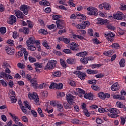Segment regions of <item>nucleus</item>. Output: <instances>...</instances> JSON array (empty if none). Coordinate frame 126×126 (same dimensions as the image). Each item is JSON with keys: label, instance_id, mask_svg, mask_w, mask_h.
Listing matches in <instances>:
<instances>
[{"label": "nucleus", "instance_id": "f257e3e1", "mask_svg": "<svg viewBox=\"0 0 126 126\" xmlns=\"http://www.w3.org/2000/svg\"><path fill=\"white\" fill-rule=\"evenodd\" d=\"M58 62L55 60H51L49 62L44 66V70L54 69L56 66Z\"/></svg>", "mask_w": 126, "mask_h": 126}, {"label": "nucleus", "instance_id": "f03ea898", "mask_svg": "<svg viewBox=\"0 0 126 126\" xmlns=\"http://www.w3.org/2000/svg\"><path fill=\"white\" fill-rule=\"evenodd\" d=\"M87 14L88 15H94V16H97L98 15V9L95 7H88L87 8Z\"/></svg>", "mask_w": 126, "mask_h": 126}, {"label": "nucleus", "instance_id": "7ed1b4c3", "mask_svg": "<svg viewBox=\"0 0 126 126\" xmlns=\"http://www.w3.org/2000/svg\"><path fill=\"white\" fill-rule=\"evenodd\" d=\"M66 99L68 104H75V96L71 94H66Z\"/></svg>", "mask_w": 126, "mask_h": 126}, {"label": "nucleus", "instance_id": "20e7f679", "mask_svg": "<svg viewBox=\"0 0 126 126\" xmlns=\"http://www.w3.org/2000/svg\"><path fill=\"white\" fill-rule=\"evenodd\" d=\"M74 74L78 76V77L81 80H84L86 77V73L82 72L81 71H75L73 72Z\"/></svg>", "mask_w": 126, "mask_h": 126}, {"label": "nucleus", "instance_id": "39448f33", "mask_svg": "<svg viewBox=\"0 0 126 126\" xmlns=\"http://www.w3.org/2000/svg\"><path fill=\"white\" fill-rule=\"evenodd\" d=\"M97 23L99 25H107L110 23L109 20L106 19H102L101 18H98L97 19Z\"/></svg>", "mask_w": 126, "mask_h": 126}, {"label": "nucleus", "instance_id": "423d86ee", "mask_svg": "<svg viewBox=\"0 0 126 126\" xmlns=\"http://www.w3.org/2000/svg\"><path fill=\"white\" fill-rule=\"evenodd\" d=\"M105 36L106 39L108 40V41H110V42H113V41H114V40L115 39L114 37H115L116 35H115L114 33H112V32H109V33H105Z\"/></svg>", "mask_w": 126, "mask_h": 126}, {"label": "nucleus", "instance_id": "0eeeda50", "mask_svg": "<svg viewBox=\"0 0 126 126\" xmlns=\"http://www.w3.org/2000/svg\"><path fill=\"white\" fill-rule=\"evenodd\" d=\"M28 8H29V6L25 4L21 5L20 7V10L23 11L25 15H28Z\"/></svg>", "mask_w": 126, "mask_h": 126}, {"label": "nucleus", "instance_id": "6e6552de", "mask_svg": "<svg viewBox=\"0 0 126 126\" xmlns=\"http://www.w3.org/2000/svg\"><path fill=\"white\" fill-rule=\"evenodd\" d=\"M17 19L16 17L13 15H11L9 17L8 19L7 20V23L8 24H10L11 25H13L16 22Z\"/></svg>", "mask_w": 126, "mask_h": 126}, {"label": "nucleus", "instance_id": "1a4fd4ad", "mask_svg": "<svg viewBox=\"0 0 126 126\" xmlns=\"http://www.w3.org/2000/svg\"><path fill=\"white\" fill-rule=\"evenodd\" d=\"M56 24L58 29H63V27H64V21L59 19L56 21Z\"/></svg>", "mask_w": 126, "mask_h": 126}, {"label": "nucleus", "instance_id": "9d476101", "mask_svg": "<svg viewBox=\"0 0 126 126\" xmlns=\"http://www.w3.org/2000/svg\"><path fill=\"white\" fill-rule=\"evenodd\" d=\"M124 17V14L121 12H117L116 14L113 15V17L114 19H117V20H122Z\"/></svg>", "mask_w": 126, "mask_h": 126}, {"label": "nucleus", "instance_id": "9b49d317", "mask_svg": "<svg viewBox=\"0 0 126 126\" xmlns=\"http://www.w3.org/2000/svg\"><path fill=\"white\" fill-rule=\"evenodd\" d=\"M15 15H16L18 19H24V16H25V15L23 14V13L19 10H15Z\"/></svg>", "mask_w": 126, "mask_h": 126}, {"label": "nucleus", "instance_id": "f8f14e48", "mask_svg": "<svg viewBox=\"0 0 126 126\" xmlns=\"http://www.w3.org/2000/svg\"><path fill=\"white\" fill-rule=\"evenodd\" d=\"M35 43V38L33 36H31L26 41L27 45L29 46L30 45H32Z\"/></svg>", "mask_w": 126, "mask_h": 126}, {"label": "nucleus", "instance_id": "ddd939ff", "mask_svg": "<svg viewBox=\"0 0 126 126\" xmlns=\"http://www.w3.org/2000/svg\"><path fill=\"white\" fill-rule=\"evenodd\" d=\"M111 89L112 91H117L120 89V87H119V83L118 82L114 83L111 87Z\"/></svg>", "mask_w": 126, "mask_h": 126}, {"label": "nucleus", "instance_id": "4468645a", "mask_svg": "<svg viewBox=\"0 0 126 126\" xmlns=\"http://www.w3.org/2000/svg\"><path fill=\"white\" fill-rule=\"evenodd\" d=\"M84 97L85 99H89V100L92 101L93 100V94L90 93L89 94H85Z\"/></svg>", "mask_w": 126, "mask_h": 126}, {"label": "nucleus", "instance_id": "2eb2a0df", "mask_svg": "<svg viewBox=\"0 0 126 126\" xmlns=\"http://www.w3.org/2000/svg\"><path fill=\"white\" fill-rule=\"evenodd\" d=\"M110 112L111 114H120V110L117 108H109L108 109V113Z\"/></svg>", "mask_w": 126, "mask_h": 126}, {"label": "nucleus", "instance_id": "dca6fc26", "mask_svg": "<svg viewBox=\"0 0 126 126\" xmlns=\"http://www.w3.org/2000/svg\"><path fill=\"white\" fill-rule=\"evenodd\" d=\"M34 89H38V83L35 79H32L30 82Z\"/></svg>", "mask_w": 126, "mask_h": 126}, {"label": "nucleus", "instance_id": "f3484780", "mask_svg": "<svg viewBox=\"0 0 126 126\" xmlns=\"http://www.w3.org/2000/svg\"><path fill=\"white\" fill-rule=\"evenodd\" d=\"M73 104H68L67 102H64L63 104V106H64V109L65 110H69L72 108Z\"/></svg>", "mask_w": 126, "mask_h": 126}, {"label": "nucleus", "instance_id": "a211bd4d", "mask_svg": "<svg viewBox=\"0 0 126 126\" xmlns=\"http://www.w3.org/2000/svg\"><path fill=\"white\" fill-rule=\"evenodd\" d=\"M114 53H115L114 52V50H111L108 51H104L103 53V55H104V56H106V57H110V56H112V55H113Z\"/></svg>", "mask_w": 126, "mask_h": 126}, {"label": "nucleus", "instance_id": "6ab92c4d", "mask_svg": "<svg viewBox=\"0 0 126 126\" xmlns=\"http://www.w3.org/2000/svg\"><path fill=\"white\" fill-rule=\"evenodd\" d=\"M39 4L41 5H44V6H49L50 2L46 0H42L39 1Z\"/></svg>", "mask_w": 126, "mask_h": 126}, {"label": "nucleus", "instance_id": "aec40b11", "mask_svg": "<svg viewBox=\"0 0 126 126\" xmlns=\"http://www.w3.org/2000/svg\"><path fill=\"white\" fill-rule=\"evenodd\" d=\"M52 75L54 77H60L62 75V72L60 71H55L52 72Z\"/></svg>", "mask_w": 126, "mask_h": 126}, {"label": "nucleus", "instance_id": "412c9836", "mask_svg": "<svg viewBox=\"0 0 126 126\" xmlns=\"http://www.w3.org/2000/svg\"><path fill=\"white\" fill-rule=\"evenodd\" d=\"M27 25L28 26L29 28L32 29L34 27V23L30 20H28L27 21Z\"/></svg>", "mask_w": 126, "mask_h": 126}, {"label": "nucleus", "instance_id": "4be33fe9", "mask_svg": "<svg viewBox=\"0 0 126 126\" xmlns=\"http://www.w3.org/2000/svg\"><path fill=\"white\" fill-rule=\"evenodd\" d=\"M88 54V53L86 51L81 52L77 53L76 56H77V57H85V56H87Z\"/></svg>", "mask_w": 126, "mask_h": 126}, {"label": "nucleus", "instance_id": "5701e85b", "mask_svg": "<svg viewBox=\"0 0 126 126\" xmlns=\"http://www.w3.org/2000/svg\"><path fill=\"white\" fill-rule=\"evenodd\" d=\"M37 95V93L33 92V93H29L28 94V97L29 99H30L31 100H33L35 97V96Z\"/></svg>", "mask_w": 126, "mask_h": 126}, {"label": "nucleus", "instance_id": "b1692460", "mask_svg": "<svg viewBox=\"0 0 126 126\" xmlns=\"http://www.w3.org/2000/svg\"><path fill=\"white\" fill-rule=\"evenodd\" d=\"M37 113L39 115L40 117H41V118H45V115H44V113H43V111L42 110L41 108H38Z\"/></svg>", "mask_w": 126, "mask_h": 126}, {"label": "nucleus", "instance_id": "393cba45", "mask_svg": "<svg viewBox=\"0 0 126 126\" xmlns=\"http://www.w3.org/2000/svg\"><path fill=\"white\" fill-rule=\"evenodd\" d=\"M50 103L51 106H53L54 107H57L60 104L58 100L51 101Z\"/></svg>", "mask_w": 126, "mask_h": 126}, {"label": "nucleus", "instance_id": "a878e982", "mask_svg": "<svg viewBox=\"0 0 126 126\" xmlns=\"http://www.w3.org/2000/svg\"><path fill=\"white\" fill-rule=\"evenodd\" d=\"M87 73L88 74H97L98 71L96 70L88 69L87 70Z\"/></svg>", "mask_w": 126, "mask_h": 126}, {"label": "nucleus", "instance_id": "bb28decb", "mask_svg": "<svg viewBox=\"0 0 126 126\" xmlns=\"http://www.w3.org/2000/svg\"><path fill=\"white\" fill-rule=\"evenodd\" d=\"M80 62L83 64H87L88 63V61H87V58L83 57L80 59Z\"/></svg>", "mask_w": 126, "mask_h": 126}, {"label": "nucleus", "instance_id": "cd10ccee", "mask_svg": "<svg viewBox=\"0 0 126 126\" xmlns=\"http://www.w3.org/2000/svg\"><path fill=\"white\" fill-rule=\"evenodd\" d=\"M9 115L12 117V119L14 122H16V121H20V119H19L18 117L15 116V115L11 113H10Z\"/></svg>", "mask_w": 126, "mask_h": 126}, {"label": "nucleus", "instance_id": "c85d7f7f", "mask_svg": "<svg viewBox=\"0 0 126 126\" xmlns=\"http://www.w3.org/2000/svg\"><path fill=\"white\" fill-rule=\"evenodd\" d=\"M104 9L106 10H111V4L107 3V2H104Z\"/></svg>", "mask_w": 126, "mask_h": 126}, {"label": "nucleus", "instance_id": "c756f323", "mask_svg": "<svg viewBox=\"0 0 126 126\" xmlns=\"http://www.w3.org/2000/svg\"><path fill=\"white\" fill-rule=\"evenodd\" d=\"M38 33L43 34V35H48V31H47L46 30H45L44 29H41L39 30Z\"/></svg>", "mask_w": 126, "mask_h": 126}, {"label": "nucleus", "instance_id": "7c9ffc66", "mask_svg": "<svg viewBox=\"0 0 126 126\" xmlns=\"http://www.w3.org/2000/svg\"><path fill=\"white\" fill-rule=\"evenodd\" d=\"M98 97L100 98V99H102V100H104L106 96H105V93H104V92H101L98 94Z\"/></svg>", "mask_w": 126, "mask_h": 126}, {"label": "nucleus", "instance_id": "2f4dec72", "mask_svg": "<svg viewBox=\"0 0 126 126\" xmlns=\"http://www.w3.org/2000/svg\"><path fill=\"white\" fill-rule=\"evenodd\" d=\"M125 63H126V60H125L124 59H121L119 62L120 67H125Z\"/></svg>", "mask_w": 126, "mask_h": 126}, {"label": "nucleus", "instance_id": "473e14b6", "mask_svg": "<svg viewBox=\"0 0 126 126\" xmlns=\"http://www.w3.org/2000/svg\"><path fill=\"white\" fill-rule=\"evenodd\" d=\"M57 110L60 112V113H63V106L61 104L59 103L57 106Z\"/></svg>", "mask_w": 126, "mask_h": 126}, {"label": "nucleus", "instance_id": "72a5a7b5", "mask_svg": "<svg viewBox=\"0 0 126 126\" xmlns=\"http://www.w3.org/2000/svg\"><path fill=\"white\" fill-rule=\"evenodd\" d=\"M98 110L99 113L101 114H102V113H108V109L107 108H99Z\"/></svg>", "mask_w": 126, "mask_h": 126}, {"label": "nucleus", "instance_id": "f704fd0d", "mask_svg": "<svg viewBox=\"0 0 126 126\" xmlns=\"http://www.w3.org/2000/svg\"><path fill=\"white\" fill-rule=\"evenodd\" d=\"M76 28H77V29H85V26L84 25L83 23L82 24H78L76 26Z\"/></svg>", "mask_w": 126, "mask_h": 126}, {"label": "nucleus", "instance_id": "c9c22d12", "mask_svg": "<svg viewBox=\"0 0 126 126\" xmlns=\"http://www.w3.org/2000/svg\"><path fill=\"white\" fill-rule=\"evenodd\" d=\"M75 61V60L72 58H69L67 59L66 62L69 64H73V63H74Z\"/></svg>", "mask_w": 126, "mask_h": 126}, {"label": "nucleus", "instance_id": "e433bc0d", "mask_svg": "<svg viewBox=\"0 0 126 126\" xmlns=\"http://www.w3.org/2000/svg\"><path fill=\"white\" fill-rule=\"evenodd\" d=\"M60 63L63 67H64V68L66 67V63H65V61L63 60V59H60Z\"/></svg>", "mask_w": 126, "mask_h": 126}, {"label": "nucleus", "instance_id": "4c0bfd02", "mask_svg": "<svg viewBox=\"0 0 126 126\" xmlns=\"http://www.w3.org/2000/svg\"><path fill=\"white\" fill-rule=\"evenodd\" d=\"M34 65H35V68H43V65L42 64V63H34Z\"/></svg>", "mask_w": 126, "mask_h": 126}, {"label": "nucleus", "instance_id": "58836bf2", "mask_svg": "<svg viewBox=\"0 0 126 126\" xmlns=\"http://www.w3.org/2000/svg\"><path fill=\"white\" fill-rule=\"evenodd\" d=\"M0 33H1V34H5V33H6V28L4 27L0 28Z\"/></svg>", "mask_w": 126, "mask_h": 126}, {"label": "nucleus", "instance_id": "ea45409f", "mask_svg": "<svg viewBox=\"0 0 126 126\" xmlns=\"http://www.w3.org/2000/svg\"><path fill=\"white\" fill-rule=\"evenodd\" d=\"M42 45L43 47H46V49H47V50H50V49H51V48H50V46L48 45V42H47V41H43Z\"/></svg>", "mask_w": 126, "mask_h": 126}, {"label": "nucleus", "instance_id": "a19ab883", "mask_svg": "<svg viewBox=\"0 0 126 126\" xmlns=\"http://www.w3.org/2000/svg\"><path fill=\"white\" fill-rule=\"evenodd\" d=\"M6 43H7V44H8L9 45H10V47H13V46H14V41L11 39H8L7 40Z\"/></svg>", "mask_w": 126, "mask_h": 126}, {"label": "nucleus", "instance_id": "79ce46f5", "mask_svg": "<svg viewBox=\"0 0 126 126\" xmlns=\"http://www.w3.org/2000/svg\"><path fill=\"white\" fill-rule=\"evenodd\" d=\"M108 116L110 117V118H112L113 119H115L116 118H118L119 117V115L118 114H113V113H109L108 114Z\"/></svg>", "mask_w": 126, "mask_h": 126}, {"label": "nucleus", "instance_id": "37998d69", "mask_svg": "<svg viewBox=\"0 0 126 126\" xmlns=\"http://www.w3.org/2000/svg\"><path fill=\"white\" fill-rule=\"evenodd\" d=\"M39 96H38V94L35 95V97H34L33 99V100L34 101L36 105H39Z\"/></svg>", "mask_w": 126, "mask_h": 126}, {"label": "nucleus", "instance_id": "c03bdc74", "mask_svg": "<svg viewBox=\"0 0 126 126\" xmlns=\"http://www.w3.org/2000/svg\"><path fill=\"white\" fill-rule=\"evenodd\" d=\"M63 88V85L62 83L57 84L56 89L59 90H62Z\"/></svg>", "mask_w": 126, "mask_h": 126}, {"label": "nucleus", "instance_id": "a18cd8bd", "mask_svg": "<svg viewBox=\"0 0 126 126\" xmlns=\"http://www.w3.org/2000/svg\"><path fill=\"white\" fill-rule=\"evenodd\" d=\"M29 50H30V51H35L36 50V47L34 45H32L30 44V45H27Z\"/></svg>", "mask_w": 126, "mask_h": 126}, {"label": "nucleus", "instance_id": "49530a36", "mask_svg": "<svg viewBox=\"0 0 126 126\" xmlns=\"http://www.w3.org/2000/svg\"><path fill=\"white\" fill-rule=\"evenodd\" d=\"M124 106V104L122 103L120 101H117L116 102V106L117 108H120V109H123V107Z\"/></svg>", "mask_w": 126, "mask_h": 126}, {"label": "nucleus", "instance_id": "de8ad7c7", "mask_svg": "<svg viewBox=\"0 0 126 126\" xmlns=\"http://www.w3.org/2000/svg\"><path fill=\"white\" fill-rule=\"evenodd\" d=\"M24 105L25 106V107H27V109H29L30 110H31V106L29 105L28 104V101H25L24 102Z\"/></svg>", "mask_w": 126, "mask_h": 126}, {"label": "nucleus", "instance_id": "09e8293b", "mask_svg": "<svg viewBox=\"0 0 126 126\" xmlns=\"http://www.w3.org/2000/svg\"><path fill=\"white\" fill-rule=\"evenodd\" d=\"M12 47L9 46L8 45H6L5 46V50L7 54L9 52V51H10L12 49Z\"/></svg>", "mask_w": 126, "mask_h": 126}, {"label": "nucleus", "instance_id": "8fccbe9b", "mask_svg": "<svg viewBox=\"0 0 126 126\" xmlns=\"http://www.w3.org/2000/svg\"><path fill=\"white\" fill-rule=\"evenodd\" d=\"M50 89H54V88H57V83H52L50 84L49 86Z\"/></svg>", "mask_w": 126, "mask_h": 126}, {"label": "nucleus", "instance_id": "3c124183", "mask_svg": "<svg viewBox=\"0 0 126 126\" xmlns=\"http://www.w3.org/2000/svg\"><path fill=\"white\" fill-rule=\"evenodd\" d=\"M112 46L115 49L117 50L120 49V44L118 43H114L112 45Z\"/></svg>", "mask_w": 126, "mask_h": 126}, {"label": "nucleus", "instance_id": "603ef678", "mask_svg": "<svg viewBox=\"0 0 126 126\" xmlns=\"http://www.w3.org/2000/svg\"><path fill=\"white\" fill-rule=\"evenodd\" d=\"M93 42L94 43V44H95V45H99L101 44L100 41L97 38H93Z\"/></svg>", "mask_w": 126, "mask_h": 126}, {"label": "nucleus", "instance_id": "864d4df0", "mask_svg": "<svg viewBox=\"0 0 126 126\" xmlns=\"http://www.w3.org/2000/svg\"><path fill=\"white\" fill-rule=\"evenodd\" d=\"M96 124H97L98 125H101V124L103 123V120H102V119H101V118H97L96 119Z\"/></svg>", "mask_w": 126, "mask_h": 126}, {"label": "nucleus", "instance_id": "5fc2aeb1", "mask_svg": "<svg viewBox=\"0 0 126 126\" xmlns=\"http://www.w3.org/2000/svg\"><path fill=\"white\" fill-rule=\"evenodd\" d=\"M88 33L89 35L91 36H93L94 35V32L93 31V29H90L88 30Z\"/></svg>", "mask_w": 126, "mask_h": 126}, {"label": "nucleus", "instance_id": "6e6d98bb", "mask_svg": "<svg viewBox=\"0 0 126 126\" xmlns=\"http://www.w3.org/2000/svg\"><path fill=\"white\" fill-rule=\"evenodd\" d=\"M88 81V83L89 84H92L93 85H95V84H96V83H97V80L94 79V80H89Z\"/></svg>", "mask_w": 126, "mask_h": 126}, {"label": "nucleus", "instance_id": "4d7b16f0", "mask_svg": "<svg viewBox=\"0 0 126 126\" xmlns=\"http://www.w3.org/2000/svg\"><path fill=\"white\" fill-rule=\"evenodd\" d=\"M70 49L73 51V52H78V51H79V48L76 47V46H71Z\"/></svg>", "mask_w": 126, "mask_h": 126}, {"label": "nucleus", "instance_id": "13d9d810", "mask_svg": "<svg viewBox=\"0 0 126 126\" xmlns=\"http://www.w3.org/2000/svg\"><path fill=\"white\" fill-rule=\"evenodd\" d=\"M21 110H22L24 114H27L28 109L26 108V107H25V106H21Z\"/></svg>", "mask_w": 126, "mask_h": 126}, {"label": "nucleus", "instance_id": "bf43d9fd", "mask_svg": "<svg viewBox=\"0 0 126 126\" xmlns=\"http://www.w3.org/2000/svg\"><path fill=\"white\" fill-rule=\"evenodd\" d=\"M26 77V79H27L28 81H31L32 80V76H31L30 74H27L25 76Z\"/></svg>", "mask_w": 126, "mask_h": 126}, {"label": "nucleus", "instance_id": "052dcab7", "mask_svg": "<svg viewBox=\"0 0 126 126\" xmlns=\"http://www.w3.org/2000/svg\"><path fill=\"white\" fill-rule=\"evenodd\" d=\"M29 61L31 63H35V62H36V59H35V58H33L32 56H30L29 57Z\"/></svg>", "mask_w": 126, "mask_h": 126}, {"label": "nucleus", "instance_id": "680f3d73", "mask_svg": "<svg viewBox=\"0 0 126 126\" xmlns=\"http://www.w3.org/2000/svg\"><path fill=\"white\" fill-rule=\"evenodd\" d=\"M63 53H65V54H72V51H71L70 50L67 49H63Z\"/></svg>", "mask_w": 126, "mask_h": 126}, {"label": "nucleus", "instance_id": "e2e57ef3", "mask_svg": "<svg viewBox=\"0 0 126 126\" xmlns=\"http://www.w3.org/2000/svg\"><path fill=\"white\" fill-rule=\"evenodd\" d=\"M23 54L24 55L25 60L26 61L27 60V57H28V55L29 54V53L28 52V51L25 50L23 52Z\"/></svg>", "mask_w": 126, "mask_h": 126}, {"label": "nucleus", "instance_id": "0e129e2a", "mask_svg": "<svg viewBox=\"0 0 126 126\" xmlns=\"http://www.w3.org/2000/svg\"><path fill=\"white\" fill-rule=\"evenodd\" d=\"M14 48L12 47V49L9 51L7 53L8 55H10V56H12V55H14Z\"/></svg>", "mask_w": 126, "mask_h": 126}, {"label": "nucleus", "instance_id": "69168bd1", "mask_svg": "<svg viewBox=\"0 0 126 126\" xmlns=\"http://www.w3.org/2000/svg\"><path fill=\"white\" fill-rule=\"evenodd\" d=\"M23 29H24L23 33H25V35H27V34L29 33V30L28 29V28L26 27H24Z\"/></svg>", "mask_w": 126, "mask_h": 126}, {"label": "nucleus", "instance_id": "338daca9", "mask_svg": "<svg viewBox=\"0 0 126 126\" xmlns=\"http://www.w3.org/2000/svg\"><path fill=\"white\" fill-rule=\"evenodd\" d=\"M69 85H71V86H73V87L76 86V83L73 80L70 81V82H69Z\"/></svg>", "mask_w": 126, "mask_h": 126}, {"label": "nucleus", "instance_id": "774afa93", "mask_svg": "<svg viewBox=\"0 0 126 126\" xmlns=\"http://www.w3.org/2000/svg\"><path fill=\"white\" fill-rule=\"evenodd\" d=\"M64 124V121H60L59 122H56L55 123V126H60L61 125H63Z\"/></svg>", "mask_w": 126, "mask_h": 126}]
</instances>
